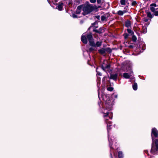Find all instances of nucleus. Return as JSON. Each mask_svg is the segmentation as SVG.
<instances>
[{"instance_id": "1", "label": "nucleus", "mask_w": 158, "mask_h": 158, "mask_svg": "<svg viewBox=\"0 0 158 158\" xmlns=\"http://www.w3.org/2000/svg\"><path fill=\"white\" fill-rule=\"evenodd\" d=\"M102 100L105 102V105L102 110L103 114V117L105 123L107 124V129L108 133L109 132L108 129V120H109V96L108 94H103L102 95Z\"/></svg>"}, {"instance_id": "2", "label": "nucleus", "mask_w": 158, "mask_h": 158, "mask_svg": "<svg viewBox=\"0 0 158 158\" xmlns=\"http://www.w3.org/2000/svg\"><path fill=\"white\" fill-rule=\"evenodd\" d=\"M86 36L87 39L88 40L89 45L91 46L90 48H88L86 49L87 52H92L95 50L96 48L99 47L102 44V42L101 41H97L96 43H95L91 33L87 35Z\"/></svg>"}, {"instance_id": "3", "label": "nucleus", "mask_w": 158, "mask_h": 158, "mask_svg": "<svg viewBox=\"0 0 158 158\" xmlns=\"http://www.w3.org/2000/svg\"><path fill=\"white\" fill-rule=\"evenodd\" d=\"M158 131L155 128H153L152 130V143L151 152L153 154H156L158 152V139H156L155 141H153V135L157 137L158 136Z\"/></svg>"}, {"instance_id": "4", "label": "nucleus", "mask_w": 158, "mask_h": 158, "mask_svg": "<svg viewBox=\"0 0 158 158\" xmlns=\"http://www.w3.org/2000/svg\"><path fill=\"white\" fill-rule=\"evenodd\" d=\"M94 8L92 5L88 4L86 5H83L82 14L85 15L91 13L94 9Z\"/></svg>"}, {"instance_id": "5", "label": "nucleus", "mask_w": 158, "mask_h": 158, "mask_svg": "<svg viewBox=\"0 0 158 158\" xmlns=\"http://www.w3.org/2000/svg\"><path fill=\"white\" fill-rule=\"evenodd\" d=\"M102 69L108 74L109 72V63L106 60H104L102 64Z\"/></svg>"}, {"instance_id": "6", "label": "nucleus", "mask_w": 158, "mask_h": 158, "mask_svg": "<svg viewBox=\"0 0 158 158\" xmlns=\"http://www.w3.org/2000/svg\"><path fill=\"white\" fill-rule=\"evenodd\" d=\"M150 9L156 16L158 15V8L156 4L152 3L151 4Z\"/></svg>"}, {"instance_id": "7", "label": "nucleus", "mask_w": 158, "mask_h": 158, "mask_svg": "<svg viewBox=\"0 0 158 158\" xmlns=\"http://www.w3.org/2000/svg\"><path fill=\"white\" fill-rule=\"evenodd\" d=\"M85 35L86 34L85 33L83 34L81 36V40L83 43L86 44L87 43V40Z\"/></svg>"}, {"instance_id": "8", "label": "nucleus", "mask_w": 158, "mask_h": 158, "mask_svg": "<svg viewBox=\"0 0 158 158\" xmlns=\"http://www.w3.org/2000/svg\"><path fill=\"white\" fill-rule=\"evenodd\" d=\"M118 75L116 73L111 74L109 77V79L115 80L117 79Z\"/></svg>"}, {"instance_id": "9", "label": "nucleus", "mask_w": 158, "mask_h": 158, "mask_svg": "<svg viewBox=\"0 0 158 158\" xmlns=\"http://www.w3.org/2000/svg\"><path fill=\"white\" fill-rule=\"evenodd\" d=\"M117 98V95L115 93H114L111 95L110 98H109V101H110V102H113L114 100L115 99Z\"/></svg>"}, {"instance_id": "10", "label": "nucleus", "mask_w": 158, "mask_h": 158, "mask_svg": "<svg viewBox=\"0 0 158 158\" xmlns=\"http://www.w3.org/2000/svg\"><path fill=\"white\" fill-rule=\"evenodd\" d=\"M83 5H81L78 6L76 10V13L77 14H79L81 11V10L82 9Z\"/></svg>"}, {"instance_id": "11", "label": "nucleus", "mask_w": 158, "mask_h": 158, "mask_svg": "<svg viewBox=\"0 0 158 158\" xmlns=\"http://www.w3.org/2000/svg\"><path fill=\"white\" fill-rule=\"evenodd\" d=\"M63 3H60L58 4L56 8L59 10L61 11L63 10Z\"/></svg>"}, {"instance_id": "12", "label": "nucleus", "mask_w": 158, "mask_h": 158, "mask_svg": "<svg viewBox=\"0 0 158 158\" xmlns=\"http://www.w3.org/2000/svg\"><path fill=\"white\" fill-rule=\"evenodd\" d=\"M98 52L101 54L104 55L106 52V50L104 48H102L98 50Z\"/></svg>"}, {"instance_id": "13", "label": "nucleus", "mask_w": 158, "mask_h": 158, "mask_svg": "<svg viewBox=\"0 0 158 158\" xmlns=\"http://www.w3.org/2000/svg\"><path fill=\"white\" fill-rule=\"evenodd\" d=\"M125 26L127 27H130L131 25V22L128 20L126 21L125 23Z\"/></svg>"}, {"instance_id": "14", "label": "nucleus", "mask_w": 158, "mask_h": 158, "mask_svg": "<svg viewBox=\"0 0 158 158\" xmlns=\"http://www.w3.org/2000/svg\"><path fill=\"white\" fill-rule=\"evenodd\" d=\"M126 12V11L125 10L123 11L119 10L118 12V14L120 15H122L124 13Z\"/></svg>"}, {"instance_id": "15", "label": "nucleus", "mask_w": 158, "mask_h": 158, "mask_svg": "<svg viewBox=\"0 0 158 158\" xmlns=\"http://www.w3.org/2000/svg\"><path fill=\"white\" fill-rule=\"evenodd\" d=\"M118 158H123V154L121 151H119L118 153Z\"/></svg>"}, {"instance_id": "16", "label": "nucleus", "mask_w": 158, "mask_h": 158, "mask_svg": "<svg viewBox=\"0 0 158 158\" xmlns=\"http://www.w3.org/2000/svg\"><path fill=\"white\" fill-rule=\"evenodd\" d=\"M123 77L126 79H128L130 77V75L127 73H125L123 75Z\"/></svg>"}, {"instance_id": "17", "label": "nucleus", "mask_w": 158, "mask_h": 158, "mask_svg": "<svg viewBox=\"0 0 158 158\" xmlns=\"http://www.w3.org/2000/svg\"><path fill=\"white\" fill-rule=\"evenodd\" d=\"M93 31L96 33L101 34L102 33V29H99V30L94 29L93 30Z\"/></svg>"}, {"instance_id": "18", "label": "nucleus", "mask_w": 158, "mask_h": 158, "mask_svg": "<svg viewBox=\"0 0 158 158\" xmlns=\"http://www.w3.org/2000/svg\"><path fill=\"white\" fill-rule=\"evenodd\" d=\"M133 88L135 90L137 89V84L136 83H135L133 85Z\"/></svg>"}, {"instance_id": "19", "label": "nucleus", "mask_w": 158, "mask_h": 158, "mask_svg": "<svg viewBox=\"0 0 158 158\" xmlns=\"http://www.w3.org/2000/svg\"><path fill=\"white\" fill-rule=\"evenodd\" d=\"M108 78V77H105L102 80V82L103 84L104 85H105V84L106 83V81L107 80V79Z\"/></svg>"}, {"instance_id": "20", "label": "nucleus", "mask_w": 158, "mask_h": 158, "mask_svg": "<svg viewBox=\"0 0 158 158\" xmlns=\"http://www.w3.org/2000/svg\"><path fill=\"white\" fill-rule=\"evenodd\" d=\"M120 2L121 5H124L126 4V0H121Z\"/></svg>"}, {"instance_id": "21", "label": "nucleus", "mask_w": 158, "mask_h": 158, "mask_svg": "<svg viewBox=\"0 0 158 158\" xmlns=\"http://www.w3.org/2000/svg\"><path fill=\"white\" fill-rule=\"evenodd\" d=\"M98 69H99L98 68H97L96 69V72L97 73V76H98V75L99 76H101L102 74L101 73H100L99 71H98Z\"/></svg>"}, {"instance_id": "22", "label": "nucleus", "mask_w": 158, "mask_h": 158, "mask_svg": "<svg viewBox=\"0 0 158 158\" xmlns=\"http://www.w3.org/2000/svg\"><path fill=\"white\" fill-rule=\"evenodd\" d=\"M132 40L134 42H135L137 40V38L135 35H133L132 37Z\"/></svg>"}, {"instance_id": "23", "label": "nucleus", "mask_w": 158, "mask_h": 158, "mask_svg": "<svg viewBox=\"0 0 158 158\" xmlns=\"http://www.w3.org/2000/svg\"><path fill=\"white\" fill-rule=\"evenodd\" d=\"M98 24V22L97 21H96L93 24V26L95 28H97V26H96V25H97Z\"/></svg>"}, {"instance_id": "24", "label": "nucleus", "mask_w": 158, "mask_h": 158, "mask_svg": "<svg viewBox=\"0 0 158 158\" xmlns=\"http://www.w3.org/2000/svg\"><path fill=\"white\" fill-rule=\"evenodd\" d=\"M148 16L150 18H152V15L150 12H148L147 13Z\"/></svg>"}, {"instance_id": "25", "label": "nucleus", "mask_w": 158, "mask_h": 158, "mask_svg": "<svg viewBox=\"0 0 158 158\" xmlns=\"http://www.w3.org/2000/svg\"><path fill=\"white\" fill-rule=\"evenodd\" d=\"M109 118H112V113L111 112H109Z\"/></svg>"}, {"instance_id": "26", "label": "nucleus", "mask_w": 158, "mask_h": 158, "mask_svg": "<svg viewBox=\"0 0 158 158\" xmlns=\"http://www.w3.org/2000/svg\"><path fill=\"white\" fill-rule=\"evenodd\" d=\"M72 16L74 18H77V15L75 14H73Z\"/></svg>"}, {"instance_id": "27", "label": "nucleus", "mask_w": 158, "mask_h": 158, "mask_svg": "<svg viewBox=\"0 0 158 158\" xmlns=\"http://www.w3.org/2000/svg\"><path fill=\"white\" fill-rule=\"evenodd\" d=\"M105 17L104 16H102L101 17V19L102 21H104L105 19Z\"/></svg>"}, {"instance_id": "28", "label": "nucleus", "mask_w": 158, "mask_h": 158, "mask_svg": "<svg viewBox=\"0 0 158 158\" xmlns=\"http://www.w3.org/2000/svg\"><path fill=\"white\" fill-rule=\"evenodd\" d=\"M127 31L129 33H131L132 32L131 30L130 29H127Z\"/></svg>"}, {"instance_id": "29", "label": "nucleus", "mask_w": 158, "mask_h": 158, "mask_svg": "<svg viewBox=\"0 0 158 158\" xmlns=\"http://www.w3.org/2000/svg\"><path fill=\"white\" fill-rule=\"evenodd\" d=\"M90 2L92 3H94L96 2V0H90Z\"/></svg>"}, {"instance_id": "30", "label": "nucleus", "mask_w": 158, "mask_h": 158, "mask_svg": "<svg viewBox=\"0 0 158 158\" xmlns=\"http://www.w3.org/2000/svg\"><path fill=\"white\" fill-rule=\"evenodd\" d=\"M136 4V2L135 1H133L132 3V6H134Z\"/></svg>"}, {"instance_id": "31", "label": "nucleus", "mask_w": 158, "mask_h": 158, "mask_svg": "<svg viewBox=\"0 0 158 158\" xmlns=\"http://www.w3.org/2000/svg\"><path fill=\"white\" fill-rule=\"evenodd\" d=\"M113 89V88L112 87H109V91H112Z\"/></svg>"}, {"instance_id": "32", "label": "nucleus", "mask_w": 158, "mask_h": 158, "mask_svg": "<svg viewBox=\"0 0 158 158\" xmlns=\"http://www.w3.org/2000/svg\"><path fill=\"white\" fill-rule=\"evenodd\" d=\"M95 17L97 19H100V16L98 15L95 16Z\"/></svg>"}, {"instance_id": "33", "label": "nucleus", "mask_w": 158, "mask_h": 158, "mask_svg": "<svg viewBox=\"0 0 158 158\" xmlns=\"http://www.w3.org/2000/svg\"><path fill=\"white\" fill-rule=\"evenodd\" d=\"M146 32H147V29H146V27H145V29L143 31V33H145Z\"/></svg>"}, {"instance_id": "34", "label": "nucleus", "mask_w": 158, "mask_h": 158, "mask_svg": "<svg viewBox=\"0 0 158 158\" xmlns=\"http://www.w3.org/2000/svg\"><path fill=\"white\" fill-rule=\"evenodd\" d=\"M97 2L99 4L101 2V0H97Z\"/></svg>"}, {"instance_id": "35", "label": "nucleus", "mask_w": 158, "mask_h": 158, "mask_svg": "<svg viewBox=\"0 0 158 158\" xmlns=\"http://www.w3.org/2000/svg\"><path fill=\"white\" fill-rule=\"evenodd\" d=\"M98 98H100V92L98 89Z\"/></svg>"}, {"instance_id": "36", "label": "nucleus", "mask_w": 158, "mask_h": 158, "mask_svg": "<svg viewBox=\"0 0 158 158\" xmlns=\"http://www.w3.org/2000/svg\"><path fill=\"white\" fill-rule=\"evenodd\" d=\"M128 35L127 34L125 36V39L127 38L128 37Z\"/></svg>"}, {"instance_id": "37", "label": "nucleus", "mask_w": 158, "mask_h": 158, "mask_svg": "<svg viewBox=\"0 0 158 158\" xmlns=\"http://www.w3.org/2000/svg\"><path fill=\"white\" fill-rule=\"evenodd\" d=\"M129 47H130V48H132L133 47V46L131 45H130L129 46Z\"/></svg>"}, {"instance_id": "38", "label": "nucleus", "mask_w": 158, "mask_h": 158, "mask_svg": "<svg viewBox=\"0 0 158 158\" xmlns=\"http://www.w3.org/2000/svg\"><path fill=\"white\" fill-rule=\"evenodd\" d=\"M145 153H148V151H147V150H145Z\"/></svg>"}, {"instance_id": "39", "label": "nucleus", "mask_w": 158, "mask_h": 158, "mask_svg": "<svg viewBox=\"0 0 158 158\" xmlns=\"http://www.w3.org/2000/svg\"><path fill=\"white\" fill-rule=\"evenodd\" d=\"M145 22H147V21H148V19H145Z\"/></svg>"}, {"instance_id": "40", "label": "nucleus", "mask_w": 158, "mask_h": 158, "mask_svg": "<svg viewBox=\"0 0 158 158\" xmlns=\"http://www.w3.org/2000/svg\"><path fill=\"white\" fill-rule=\"evenodd\" d=\"M107 90L109 91V87H107Z\"/></svg>"}, {"instance_id": "41", "label": "nucleus", "mask_w": 158, "mask_h": 158, "mask_svg": "<svg viewBox=\"0 0 158 158\" xmlns=\"http://www.w3.org/2000/svg\"><path fill=\"white\" fill-rule=\"evenodd\" d=\"M97 78H98V80L99 81V77H97Z\"/></svg>"}, {"instance_id": "42", "label": "nucleus", "mask_w": 158, "mask_h": 158, "mask_svg": "<svg viewBox=\"0 0 158 158\" xmlns=\"http://www.w3.org/2000/svg\"><path fill=\"white\" fill-rule=\"evenodd\" d=\"M109 127H110V122H109Z\"/></svg>"}, {"instance_id": "43", "label": "nucleus", "mask_w": 158, "mask_h": 158, "mask_svg": "<svg viewBox=\"0 0 158 158\" xmlns=\"http://www.w3.org/2000/svg\"><path fill=\"white\" fill-rule=\"evenodd\" d=\"M98 105H99V106H100V104L99 103H98Z\"/></svg>"}, {"instance_id": "44", "label": "nucleus", "mask_w": 158, "mask_h": 158, "mask_svg": "<svg viewBox=\"0 0 158 158\" xmlns=\"http://www.w3.org/2000/svg\"><path fill=\"white\" fill-rule=\"evenodd\" d=\"M130 76H131V73H130Z\"/></svg>"}]
</instances>
